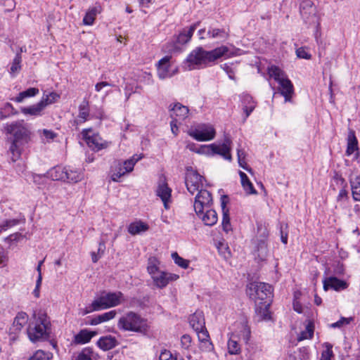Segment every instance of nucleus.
Returning a JSON list of instances; mask_svg holds the SVG:
<instances>
[{
    "instance_id": "f257e3e1",
    "label": "nucleus",
    "mask_w": 360,
    "mask_h": 360,
    "mask_svg": "<svg viewBox=\"0 0 360 360\" xmlns=\"http://www.w3.org/2000/svg\"><path fill=\"white\" fill-rule=\"evenodd\" d=\"M225 55L230 57L234 53H229V48L226 46H221L211 51H206L202 47H197L188 54L184 60V68L187 70L200 69Z\"/></svg>"
},
{
    "instance_id": "c85d7f7f",
    "label": "nucleus",
    "mask_w": 360,
    "mask_h": 360,
    "mask_svg": "<svg viewBox=\"0 0 360 360\" xmlns=\"http://www.w3.org/2000/svg\"><path fill=\"white\" fill-rule=\"evenodd\" d=\"M98 346L104 351L110 350L117 345L115 338L111 335L102 337L97 342Z\"/></svg>"
},
{
    "instance_id": "dca6fc26",
    "label": "nucleus",
    "mask_w": 360,
    "mask_h": 360,
    "mask_svg": "<svg viewBox=\"0 0 360 360\" xmlns=\"http://www.w3.org/2000/svg\"><path fill=\"white\" fill-rule=\"evenodd\" d=\"M323 290L325 291L329 289L334 290L335 291H340L347 288L348 283L342 280L338 279L335 276H329L326 278L323 281Z\"/></svg>"
},
{
    "instance_id": "6ab92c4d",
    "label": "nucleus",
    "mask_w": 360,
    "mask_h": 360,
    "mask_svg": "<svg viewBox=\"0 0 360 360\" xmlns=\"http://www.w3.org/2000/svg\"><path fill=\"white\" fill-rule=\"evenodd\" d=\"M270 304L269 301L266 302H259L255 304V313L257 321H269L271 319Z\"/></svg>"
},
{
    "instance_id": "37998d69",
    "label": "nucleus",
    "mask_w": 360,
    "mask_h": 360,
    "mask_svg": "<svg viewBox=\"0 0 360 360\" xmlns=\"http://www.w3.org/2000/svg\"><path fill=\"white\" fill-rule=\"evenodd\" d=\"M207 34L212 39H226L228 37V33L224 29H210Z\"/></svg>"
},
{
    "instance_id": "052dcab7",
    "label": "nucleus",
    "mask_w": 360,
    "mask_h": 360,
    "mask_svg": "<svg viewBox=\"0 0 360 360\" xmlns=\"http://www.w3.org/2000/svg\"><path fill=\"white\" fill-rule=\"evenodd\" d=\"M221 67L226 72V74L228 75L229 77L231 79H235V70L234 68H232L231 65L225 63L222 65Z\"/></svg>"
},
{
    "instance_id": "aec40b11",
    "label": "nucleus",
    "mask_w": 360,
    "mask_h": 360,
    "mask_svg": "<svg viewBox=\"0 0 360 360\" xmlns=\"http://www.w3.org/2000/svg\"><path fill=\"white\" fill-rule=\"evenodd\" d=\"M172 190L169 188L165 181H160L156 190V194L159 196L163 202L165 209H168V202L171 198Z\"/></svg>"
},
{
    "instance_id": "c9c22d12",
    "label": "nucleus",
    "mask_w": 360,
    "mask_h": 360,
    "mask_svg": "<svg viewBox=\"0 0 360 360\" xmlns=\"http://www.w3.org/2000/svg\"><path fill=\"white\" fill-rule=\"evenodd\" d=\"M65 176V182L67 183H77L81 181L82 179L81 172L67 167Z\"/></svg>"
},
{
    "instance_id": "338daca9",
    "label": "nucleus",
    "mask_w": 360,
    "mask_h": 360,
    "mask_svg": "<svg viewBox=\"0 0 360 360\" xmlns=\"http://www.w3.org/2000/svg\"><path fill=\"white\" fill-rule=\"evenodd\" d=\"M3 5L6 7V10L8 11H13L15 7V0H7L2 3Z\"/></svg>"
},
{
    "instance_id": "a211bd4d",
    "label": "nucleus",
    "mask_w": 360,
    "mask_h": 360,
    "mask_svg": "<svg viewBox=\"0 0 360 360\" xmlns=\"http://www.w3.org/2000/svg\"><path fill=\"white\" fill-rule=\"evenodd\" d=\"M229 202V197L227 195H222L221 197V207L223 213L222 217V229L226 233H229L231 231V225L229 217V210L226 207V205Z\"/></svg>"
},
{
    "instance_id": "6e6d98bb",
    "label": "nucleus",
    "mask_w": 360,
    "mask_h": 360,
    "mask_svg": "<svg viewBox=\"0 0 360 360\" xmlns=\"http://www.w3.org/2000/svg\"><path fill=\"white\" fill-rule=\"evenodd\" d=\"M19 224L18 219H7L0 224V232L6 231L8 229L16 226Z\"/></svg>"
},
{
    "instance_id": "f3484780",
    "label": "nucleus",
    "mask_w": 360,
    "mask_h": 360,
    "mask_svg": "<svg viewBox=\"0 0 360 360\" xmlns=\"http://www.w3.org/2000/svg\"><path fill=\"white\" fill-rule=\"evenodd\" d=\"M154 284L159 288H163L167 285L169 281H176L179 278L176 274L160 271L153 277Z\"/></svg>"
},
{
    "instance_id": "5fc2aeb1",
    "label": "nucleus",
    "mask_w": 360,
    "mask_h": 360,
    "mask_svg": "<svg viewBox=\"0 0 360 360\" xmlns=\"http://www.w3.org/2000/svg\"><path fill=\"white\" fill-rule=\"evenodd\" d=\"M326 349L321 353L320 360H331V358L334 356L332 345L330 343H326Z\"/></svg>"
},
{
    "instance_id": "39448f33",
    "label": "nucleus",
    "mask_w": 360,
    "mask_h": 360,
    "mask_svg": "<svg viewBox=\"0 0 360 360\" xmlns=\"http://www.w3.org/2000/svg\"><path fill=\"white\" fill-rule=\"evenodd\" d=\"M232 141L229 136H224V142L221 145L212 143L208 146H201L198 149L194 144H188V148L197 153L205 154L207 155H219L224 159L231 160V145Z\"/></svg>"
},
{
    "instance_id": "5701e85b",
    "label": "nucleus",
    "mask_w": 360,
    "mask_h": 360,
    "mask_svg": "<svg viewBox=\"0 0 360 360\" xmlns=\"http://www.w3.org/2000/svg\"><path fill=\"white\" fill-rule=\"evenodd\" d=\"M202 211V214H196L200 218L205 225L212 226H214L218 220L217 214L214 210L210 208L205 209Z\"/></svg>"
},
{
    "instance_id": "ea45409f",
    "label": "nucleus",
    "mask_w": 360,
    "mask_h": 360,
    "mask_svg": "<svg viewBox=\"0 0 360 360\" xmlns=\"http://www.w3.org/2000/svg\"><path fill=\"white\" fill-rule=\"evenodd\" d=\"M21 63H22V56H20V53H16L15 56L13 60L11 66L10 68V74L13 77L15 76L20 71Z\"/></svg>"
},
{
    "instance_id": "3c124183",
    "label": "nucleus",
    "mask_w": 360,
    "mask_h": 360,
    "mask_svg": "<svg viewBox=\"0 0 360 360\" xmlns=\"http://www.w3.org/2000/svg\"><path fill=\"white\" fill-rule=\"evenodd\" d=\"M60 98V95L56 92H51L49 95L44 96L41 100L44 103L45 108L50 104L55 103Z\"/></svg>"
},
{
    "instance_id": "20e7f679",
    "label": "nucleus",
    "mask_w": 360,
    "mask_h": 360,
    "mask_svg": "<svg viewBox=\"0 0 360 360\" xmlns=\"http://www.w3.org/2000/svg\"><path fill=\"white\" fill-rule=\"evenodd\" d=\"M118 328L124 331L146 334L148 330L147 320L139 314L129 311L123 315L118 321Z\"/></svg>"
},
{
    "instance_id": "412c9836",
    "label": "nucleus",
    "mask_w": 360,
    "mask_h": 360,
    "mask_svg": "<svg viewBox=\"0 0 360 360\" xmlns=\"http://www.w3.org/2000/svg\"><path fill=\"white\" fill-rule=\"evenodd\" d=\"M200 22H197L191 25L189 27L183 29L182 31H181L179 34L177 35L176 39V43L180 45H184L188 43L191 40L193 34V32H195Z\"/></svg>"
},
{
    "instance_id": "f8f14e48",
    "label": "nucleus",
    "mask_w": 360,
    "mask_h": 360,
    "mask_svg": "<svg viewBox=\"0 0 360 360\" xmlns=\"http://www.w3.org/2000/svg\"><path fill=\"white\" fill-rule=\"evenodd\" d=\"M188 134L198 141H207L212 140L216 132L212 126L202 125L198 129L189 131Z\"/></svg>"
},
{
    "instance_id": "774afa93",
    "label": "nucleus",
    "mask_w": 360,
    "mask_h": 360,
    "mask_svg": "<svg viewBox=\"0 0 360 360\" xmlns=\"http://www.w3.org/2000/svg\"><path fill=\"white\" fill-rule=\"evenodd\" d=\"M41 285V278H37V280L36 281V286H35L34 290H33V294L36 297H39V294H40L39 288H40Z\"/></svg>"
},
{
    "instance_id": "cd10ccee",
    "label": "nucleus",
    "mask_w": 360,
    "mask_h": 360,
    "mask_svg": "<svg viewBox=\"0 0 360 360\" xmlns=\"http://www.w3.org/2000/svg\"><path fill=\"white\" fill-rule=\"evenodd\" d=\"M66 167L56 166L47 172V176L53 181H63L65 182Z\"/></svg>"
},
{
    "instance_id": "8fccbe9b",
    "label": "nucleus",
    "mask_w": 360,
    "mask_h": 360,
    "mask_svg": "<svg viewBox=\"0 0 360 360\" xmlns=\"http://www.w3.org/2000/svg\"><path fill=\"white\" fill-rule=\"evenodd\" d=\"M172 258L173 259L174 263L179 266L183 269H187L188 267L189 261L180 257L177 252H173L172 254Z\"/></svg>"
},
{
    "instance_id": "e2e57ef3",
    "label": "nucleus",
    "mask_w": 360,
    "mask_h": 360,
    "mask_svg": "<svg viewBox=\"0 0 360 360\" xmlns=\"http://www.w3.org/2000/svg\"><path fill=\"white\" fill-rule=\"evenodd\" d=\"M217 248L219 251L224 255L225 258H227L230 256L231 252L229 251V247L224 245L222 243H219Z\"/></svg>"
},
{
    "instance_id": "a878e982",
    "label": "nucleus",
    "mask_w": 360,
    "mask_h": 360,
    "mask_svg": "<svg viewBox=\"0 0 360 360\" xmlns=\"http://www.w3.org/2000/svg\"><path fill=\"white\" fill-rule=\"evenodd\" d=\"M96 335V333L94 331H90L87 329L81 330L77 335L74 337V342L76 344H86L91 340V338Z\"/></svg>"
},
{
    "instance_id": "ddd939ff",
    "label": "nucleus",
    "mask_w": 360,
    "mask_h": 360,
    "mask_svg": "<svg viewBox=\"0 0 360 360\" xmlns=\"http://www.w3.org/2000/svg\"><path fill=\"white\" fill-rule=\"evenodd\" d=\"M91 132V128L83 129L82 132V134L89 148L94 150H100L108 146V143L103 141L98 134L90 135Z\"/></svg>"
},
{
    "instance_id": "49530a36",
    "label": "nucleus",
    "mask_w": 360,
    "mask_h": 360,
    "mask_svg": "<svg viewBox=\"0 0 360 360\" xmlns=\"http://www.w3.org/2000/svg\"><path fill=\"white\" fill-rule=\"evenodd\" d=\"M91 307L93 308V310L94 311H100V310L105 309L108 308V304L105 302V300L104 297H103V295H101L97 299L94 300L92 302V303L91 304Z\"/></svg>"
},
{
    "instance_id": "09e8293b",
    "label": "nucleus",
    "mask_w": 360,
    "mask_h": 360,
    "mask_svg": "<svg viewBox=\"0 0 360 360\" xmlns=\"http://www.w3.org/2000/svg\"><path fill=\"white\" fill-rule=\"evenodd\" d=\"M159 360H184L179 354H172L169 351L164 349L161 352Z\"/></svg>"
},
{
    "instance_id": "4d7b16f0",
    "label": "nucleus",
    "mask_w": 360,
    "mask_h": 360,
    "mask_svg": "<svg viewBox=\"0 0 360 360\" xmlns=\"http://www.w3.org/2000/svg\"><path fill=\"white\" fill-rule=\"evenodd\" d=\"M352 193L354 200L360 201V183L351 182Z\"/></svg>"
},
{
    "instance_id": "13d9d810",
    "label": "nucleus",
    "mask_w": 360,
    "mask_h": 360,
    "mask_svg": "<svg viewBox=\"0 0 360 360\" xmlns=\"http://www.w3.org/2000/svg\"><path fill=\"white\" fill-rule=\"evenodd\" d=\"M181 345L184 349H188L191 345V337L189 335H184L181 338Z\"/></svg>"
},
{
    "instance_id": "b1692460",
    "label": "nucleus",
    "mask_w": 360,
    "mask_h": 360,
    "mask_svg": "<svg viewBox=\"0 0 360 360\" xmlns=\"http://www.w3.org/2000/svg\"><path fill=\"white\" fill-rule=\"evenodd\" d=\"M189 324L195 331L205 328L204 315L202 311H196L189 317Z\"/></svg>"
},
{
    "instance_id": "bb28decb",
    "label": "nucleus",
    "mask_w": 360,
    "mask_h": 360,
    "mask_svg": "<svg viewBox=\"0 0 360 360\" xmlns=\"http://www.w3.org/2000/svg\"><path fill=\"white\" fill-rule=\"evenodd\" d=\"M28 316L25 312H18L14 319L13 326L11 328L12 331L19 332L22 327L27 323Z\"/></svg>"
},
{
    "instance_id": "0eeeda50",
    "label": "nucleus",
    "mask_w": 360,
    "mask_h": 360,
    "mask_svg": "<svg viewBox=\"0 0 360 360\" xmlns=\"http://www.w3.org/2000/svg\"><path fill=\"white\" fill-rule=\"evenodd\" d=\"M268 74L279 84L280 92L284 96L285 101L290 102L294 94V88L291 81L287 77L285 72L278 67L271 65L268 68Z\"/></svg>"
},
{
    "instance_id": "de8ad7c7",
    "label": "nucleus",
    "mask_w": 360,
    "mask_h": 360,
    "mask_svg": "<svg viewBox=\"0 0 360 360\" xmlns=\"http://www.w3.org/2000/svg\"><path fill=\"white\" fill-rule=\"evenodd\" d=\"M52 354L49 352H45L42 350H37L27 360H50Z\"/></svg>"
},
{
    "instance_id": "7c9ffc66",
    "label": "nucleus",
    "mask_w": 360,
    "mask_h": 360,
    "mask_svg": "<svg viewBox=\"0 0 360 360\" xmlns=\"http://www.w3.org/2000/svg\"><path fill=\"white\" fill-rule=\"evenodd\" d=\"M358 150V141L353 130H349L347 136V146L346 154L350 155Z\"/></svg>"
},
{
    "instance_id": "c756f323",
    "label": "nucleus",
    "mask_w": 360,
    "mask_h": 360,
    "mask_svg": "<svg viewBox=\"0 0 360 360\" xmlns=\"http://www.w3.org/2000/svg\"><path fill=\"white\" fill-rule=\"evenodd\" d=\"M117 312L115 310H112L105 313H103L102 314L98 315L94 318H92L90 321L89 324L91 326H96L99 323L108 321L112 319L115 318Z\"/></svg>"
},
{
    "instance_id": "9d476101",
    "label": "nucleus",
    "mask_w": 360,
    "mask_h": 360,
    "mask_svg": "<svg viewBox=\"0 0 360 360\" xmlns=\"http://www.w3.org/2000/svg\"><path fill=\"white\" fill-rule=\"evenodd\" d=\"M212 204V197L211 193L201 188L195 198L193 208L196 214H202V211L210 208Z\"/></svg>"
},
{
    "instance_id": "864d4df0",
    "label": "nucleus",
    "mask_w": 360,
    "mask_h": 360,
    "mask_svg": "<svg viewBox=\"0 0 360 360\" xmlns=\"http://www.w3.org/2000/svg\"><path fill=\"white\" fill-rule=\"evenodd\" d=\"M38 133L39 134L41 139L43 141H49L50 140H53L56 136V134L54 133L53 131L45 129L42 130H39Z\"/></svg>"
},
{
    "instance_id": "c03bdc74",
    "label": "nucleus",
    "mask_w": 360,
    "mask_h": 360,
    "mask_svg": "<svg viewBox=\"0 0 360 360\" xmlns=\"http://www.w3.org/2000/svg\"><path fill=\"white\" fill-rule=\"evenodd\" d=\"M89 117V103L87 101H83L79 106V115L78 117L81 120V122H86Z\"/></svg>"
},
{
    "instance_id": "680f3d73",
    "label": "nucleus",
    "mask_w": 360,
    "mask_h": 360,
    "mask_svg": "<svg viewBox=\"0 0 360 360\" xmlns=\"http://www.w3.org/2000/svg\"><path fill=\"white\" fill-rule=\"evenodd\" d=\"M125 174L121 166H119L115 172L111 175V179L113 181H118L119 179Z\"/></svg>"
},
{
    "instance_id": "2eb2a0df",
    "label": "nucleus",
    "mask_w": 360,
    "mask_h": 360,
    "mask_svg": "<svg viewBox=\"0 0 360 360\" xmlns=\"http://www.w3.org/2000/svg\"><path fill=\"white\" fill-rule=\"evenodd\" d=\"M195 332L200 342V349L204 352H212L214 349V345L210 340V335L206 328Z\"/></svg>"
},
{
    "instance_id": "473e14b6",
    "label": "nucleus",
    "mask_w": 360,
    "mask_h": 360,
    "mask_svg": "<svg viewBox=\"0 0 360 360\" xmlns=\"http://www.w3.org/2000/svg\"><path fill=\"white\" fill-rule=\"evenodd\" d=\"M45 108L44 103L41 101L35 105L30 107L22 108L21 111L25 115H40L41 112Z\"/></svg>"
},
{
    "instance_id": "603ef678",
    "label": "nucleus",
    "mask_w": 360,
    "mask_h": 360,
    "mask_svg": "<svg viewBox=\"0 0 360 360\" xmlns=\"http://www.w3.org/2000/svg\"><path fill=\"white\" fill-rule=\"evenodd\" d=\"M93 351L91 348H84L82 350V352L78 354L76 358V360H93Z\"/></svg>"
},
{
    "instance_id": "393cba45",
    "label": "nucleus",
    "mask_w": 360,
    "mask_h": 360,
    "mask_svg": "<svg viewBox=\"0 0 360 360\" xmlns=\"http://www.w3.org/2000/svg\"><path fill=\"white\" fill-rule=\"evenodd\" d=\"M108 308L119 305L123 299V294L121 292H108L103 294Z\"/></svg>"
},
{
    "instance_id": "bf43d9fd",
    "label": "nucleus",
    "mask_w": 360,
    "mask_h": 360,
    "mask_svg": "<svg viewBox=\"0 0 360 360\" xmlns=\"http://www.w3.org/2000/svg\"><path fill=\"white\" fill-rule=\"evenodd\" d=\"M295 53L299 58L310 59L311 58V55L306 51L305 47L297 49Z\"/></svg>"
},
{
    "instance_id": "e433bc0d",
    "label": "nucleus",
    "mask_w": 360,
    "mask_h": 360,
    "mask_svg": "<svg viewBox=\"0 0 360 360\" xmlns=\"http://www.w3.org/2000/svg\"><path fill=\"white\" fill-rule=\"evenodd\" d=\"M142 158L141 155H134L131 158L123 162L122 165H119L123 169V172L127 174L134 169L135 164Z\"/></svg>"
},
{
    "instance_id": "9b49d317",
    "label": "nucleus",
    "mask_w": 360,
    "mask_h": 360,
    "mask_svg": "<svg viewBox=\"0 0 360 360\" xmlns=\"http://www.w3.org/2000/svg\"><path fill=\"white\" fill-rule=\"evenodd\" d=\"M170 117L172 121L170 126L175 127L176 124H181L187 117L189 112L188 107L183 105L180 103H174L172 107L169 106Z\"/></svg>"
},
{
    "instance_id": "72a5a7b5",
    "label": "nucleus",
    "mask_w": 360,
    "mask_h": 360,
    "mask_svg": "<svg viewBox=\"0 0 360 360\" xmlns=\"http://www.w3.org/2000/svg\"><path fill=\"white\" fill-rule=\"evenodd\" d=\"M148 229V226L139 221L131 223L128 226V232L131 235L139 234L141 232H144Z\"/></svg>"
},
{
    "instance_id": "58836bf2",
    "label": "nucleus",
    "mask_w": 360,
    "mask_h": 360,
    "mask_svg": "<svg viewBox=\"0 0 360 360\" xmlns=\"http://www.w3.org/2000/svg\"><path fill=\"white\" fill-rule=\"evenodd\" d=\"M159 261L157 258L152 257L148 259V266H147V271L148 274L151 276V278L160 272L159 269Z\"/></svg>"
},
{
    "instance_id": "69168bd1",
    "label": "nucleus",
    "mask_w": 360,
    "mask_h": 360,
    "mask_svg": "<svg viewBox=\"0 0 360 360\" xmlns=\"http://www.w3.org/2000/svg\"><path fill=\"white\" fill-rule=\"evenodd\" d=\"M22 238V235L20 233H15L8 236L6 240L9 242L18 241Z\"/></svg>"
},
{
    "instance_id": "423d86ee",
    "label": "nucleus",
    "mask_w": 360,
    "mask_h": 360,
    "mask_svg": "<svg viewBox=\"0 0 360 360\" xmlns=\"http://www.w3.org/2000/svg\"><path fill=\"white\" fill-rule=\"evenodd\" d=\"M300 12L304 22L315 28L314 37L318 41L321 36L320 16L314 3L311 0L303 1L300 4Z\"/></svg>"
},
{
    "instance_id": "a19ab883",
    "label": "nucleus",
    "mask_w": 360,
    "mask_h": 360,
    "mask_svg": "<svg viewBox=\"0 0 360 360\" xmlns=\"http://www.w3.org/2000/svg\"><path fill=\"white\" fill-rule=\"evenodd\" d=\"M257 256L260 260H264L268 255V248L266 240L261 239L257 245Z\"/></svg>"
},
{
    "instance_id": "7ed1b4c3",
    "label": "nucleus",
    "mask_w": 360,
    "mask_h": 360,
    "mask_svg": "<svg viewBox=\"0 0 360 360\" xmlns=\"http://www.w3.org/2000/svg\"><path fill=\"white\" fill-rule=\"evenodd\" d=\"M51 333V322L46 314L42 311L34 313L27 328L30 340L34 342L46 340Z\"/></svg>"
},
{
    "instance_id": "f704fd0d",
    "label": "nucleus",
    "mask_w": 360,
    "mask_h": 360,
    "mask_svg": "<svg viewBox=\"0 0 360 360\" xmlns=\"http://www.w3.org/2000/svg\"><path fill=\"white\" fill-rule=\"evenodd\" d=\"M39 91L37 88L31 87L25 91L19 93L18 96H16L14 98H12V100L17 103H22L24 101V99L36 96L37 94H39Z\"/></svg>"
},
{
    "instance_id": "0e129e2a",
    "label": "nucleus",
    "mask_w": 360,
    "mask_h": 360,
    "mask_svg": "<svg viewBox=\"0 0 360 360\" xmlns=\"http://www.w3.org/2000/svg\"><path fill=\"white\" fill-rule=\"evenodd\" d=\"M349 321L346 318H342L338 321L331 324L332 328H340L345 324H349Z\"/></svg>"
},
{
    "instance_id": "79ce46f5",
    "label": "nucleus",
    "mask_w": 360,
    "mask_h": 360,
    "mask_svg": "<svg viewBox=\"0 0 360 360\" xmlns=\"http://www.w3.org/2000/svg\"><path fill=\"white\" fill-rule=\"evenodd\" d=\"M99 8L98 7H93L89 9L86 13L85 16L83 18V22L86 25H93L96 16L99 13Z\"/></svg>"
},
{
    "instance_id": "a18cd8bd",
    "label": "nucleus",
    "mask_w": 360,
    "mask_h": 360,
    "mask_svg": "<svg viewBox=\"0 0 360 360\" xmlns=\"http://www.w3.org/2000/svg\"><path fill=\"white\" fill-rule=\"evenodd\" d=\"M314 335V324L311 322H309L306 325L305 330L302 331L297 338L298 341H302L306 339L312 338Z\"/></svg>"
},
{
    "instance_id": "4c0bfd02",
    "label": "nucleus",
    "mask_w": 360,
    "mask_h": 360,
    "mask_svg": "<svg viewBox=\"0 0 360 360\" xmlns=\"http://www.w3.org/2000/svg\"><path fill=\"white\" fill-rule=\"evenodd\" d=\"M228 351L230 354H238L241 351L238 338L234 335H232L228 341Z\"/></svg>"
},
{
    "instance_id": "6e6552de",
    "label": "nucleus",
    "mask_w": 360,
    "mask_h": 360,
    "mask_svg": "<svg viewBox=\"0 0 360 360\" xmlns=\"http://www.w3.org/2000/svg\"><path fill=\"white\" fill-rule=\"evenodd\" d=\"M272 287L266 283L252 282L247 285V294L250 299L253 300L255 304L259 302L271 303L272 297Z\"/></svg>"
},
{
    "instance_id": "f03ea898",
    "label": "nucleus",
    "mask_w": 360,
    "mask_h": 360,
    "mask_svg": "<svg viewBox=\"0 0 360 360\" xmlns=\"http://www.w3.org/2000/svg\"><path fill=\"white\" fill-rule=\"evenodd\" d=\"M5 129L13 137L10 152L12 155V161L15 162L20 158L24 146L30 141L31 132L23 120L7 124Z\"/></svg>"
},
{
    "instance_id": "2f4dec72",
    "label": "nucleus",
    "mask_w": 360,
    "mask_h": 360,
    "mask_svg": "<svg viewBox=\"0 0 360 360\" xmlns=\"http://www.w3.org/2000/svg\"><path fill=\"white\" fill-rule=\"evenodd\" d=\"M239 175L240 177V181L242 186L247 194H257V191L255 189L252 184L248 179V176L243 172L240 171Z\"/></svg>"
},
{
    "instance_id": "1a4fd4ad",
    "label": "nucleus",
    "mask_w": 360,
    "mask_h": 360,
    "mask_svg": "<svg viewBox=\"0 0 360 360\" xmlns=\"http://www.w3.org/2000/svg\"><path fill=\"white\" fill-rule=\"evenodd\" d=\"M204 177L199 174L191 167L186 168L185 184L188 191L193 195L195 191H199L202 187Z\"/></svg>"
},
{
    "instance_id": "4be33fe9",
    "label": "nucleus",
    "mask_w": 360,
    "mask_h": 360,
    "mask_svg": "<svg viewBox=\"0 0 360 360\" xmlns=\"http://www.w3.org/2000/svg\"><path fill=\"white\" fill-rule=\"evenodd\" d=\"M240 101L242 103L243 110L245 114L244 122L250 116L251 112L255 110L257 103L253 100V98L248 94H242L240 95Z\"/></svg>"
},
{
    "instance_id": "4468645a",
    "label": "nucleus",
    "mask_w": 360,
    "mask_h": 360,
    "mask_svg": "<svg viewBox=\"0 0 360 360\" xmlns=\"http://www.w3.org/2000/svg\"><path fill=\"white\" fill-rule=\"evenodd\" d=\"M171 59L172 56H166L158 61L157 65L158 76L160 79L171 77L177 72V69L171 72Z\"/></svg>"
}]
</instances>
